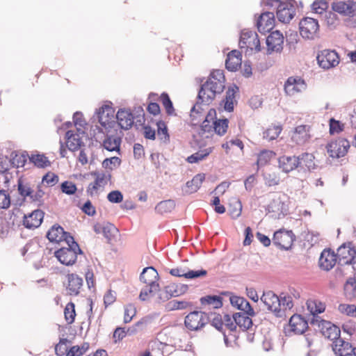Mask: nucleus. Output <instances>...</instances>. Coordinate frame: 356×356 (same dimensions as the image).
<instances>
[{"instance_id":"obj_52","label":"nucleus","mask_w":356,"mask_h":356,"mask_svg":"<svg viewBox=\"0 0 356 356\" xmlns=\"http://www.w3.org/2000/svg\"><path fill=\"white\" fill-rule=\"evenodd\" d=\"M282 131V128L280 126H273L267 129L263 133V138L268 140H273L276 139Z\"/></svg>"},{"instance_id":"obj_59","label":"nucleus","mask_w":356,"mask_h":356,"mask_svg":"<svg viewBox=\"0 0 356 356\" xmlns=\"http://www.w3.org/2000/svg\"><path fill=\"white\" fill-rule=\"evenodd\" d=\"M355 308L356 306L355 305L349 304H340L338 307V309L341 313L352 317L355 316Z\"/></svg>"},{"instance_id":"obj_62","label":"nucleus","mask_w":356,"mask_h":356,"mask_svg":"<svg viewBox=\"0 0 356 356\" xmlns=\"http://www.w3.org/2000/svg\"><path fill=\"white\" fill-rule=\"evenodd\" d=\"M68 340L67 339H60V341L55 346V352L56 355L59 356L63 355L65 353H67V343Z\"/></svg>"},{"instance_id":"obj_28","label":"nucleus","mask_w":356,"mask_h":356,"mask_svg":"<svg viewBox=\"0 0 356 356\" xmlns=\"http://www.w3.org/2000/svg\"><path fill=\"white\" fill-rule=\"evenodd\" d=\"M241 65V54L237 50H232L227 54L225 60L226 69L230 72H235Z\"/></svg>"},{"instance_id":"obj_33","label":"nucleus","mask_w":356,"mask_h":356,"mask_svg":"<svg viewBox=\"0 0 356 356\" xmlns=\"http://www.w3.org/2000/svg\"><path fill=\"white\" fill-rule=\"evenodd\" d=\"M122 139L116 136H106L103 141V147L109 152H120Z\"/></svg>"},{"instance_id":"obj_18","label":"nucleus","mask_w":356,"mask_h":356,"mask_svg":"<svg viewBox=\"0 0 356 356\" xmlns=\"http://www.w3.org/2000/svg\"><path fill=\"white\" fill-rule=\"evenodd\" d=\"M68 236L73 237L70 233L65 232L63 228L58 224L54 225L47 233V238L51 242L65 241L67 243Z\"/></svg>"},{"instance_id":"obj_55","label":"nucleus","mask_w":356,"mask_h":356,"mask_svg":"<svg viewBox=\"0 0 356 356\" xmlns=\"http://www.w3.org/2000/svg\"><path fill=\"white\" fill-rule=\"evenodd\" d=\"M61 191L68 195H74L77 191L75 184L70 181H65L60 184Z\"/></svg>"},{"instance_id":"obj_57","label":"nucleus","mask_w":356,"mask_h":356,"mask_svg":"<svg viewBox=\"0 0 356 356\" xmlns=\"http://www.w3.org/2000/svg\"><path fill=\"white\" fill-rule=\"evenodd\" d=\"M136 314V308L133 304H128L124 307V322L129 323Z\"/></svg>"},{"instance_id":"obj_15","label":"nucleus","mask_w":356,"mask_h":356,"mask_svg":"<svg viewBox=\"0 0 356 356\" xmlns=\"http://www.w3.org/2000/svg\"><path fill=\"white\" fill-rule=\"evenodd\" d=\"M278 167L284 173L300 168L299 156L283 155L278 159Z\"/></svg>"},{"instance_id":"obj_54","label":"nucleus","mask_w":356,"mask_h":356,"mask_svg":"<svg viewBox=\"0 0 356 356\" xmlns=\"http://www.w3.org/2000/svg\"><path fill=\"white\" fill-rule=\"evenodd\" d=\"M75 306L74 304L72 302L67 304L65 310L64 314L65 320L67 321L69 324L72 323L74 321L76 313H75Z\"/></svg>"},{"instance_id":"obj_49","label":"nucleus","mask_w":356,"mask_h":356,"mask_svg":"<svg viewBox=\"0 0 356 356\" xmlns=\"http://www.w3.org/2000/svg\"><path fill=\"white\" fill-rule=\"evenodd\" d=\"M154 286H155V287H154V289H153L152 287V285L147 284L145 287H143L141 289L140 295H139V298L142 301H145L146 300H147L149 295H153L156 292L160 293L161 291H160L159 284H155Z\"/></svg>"},{"instance_id":"obj_64","label":"nucleus","mask_w":356,"mask_h":356,"mask_svg":"<svg viewBox=\"0 0 356 356\" xmlns=\"http://www.w3.org/2000/svg\"><path fill=\"white\" fill-rule=\"evenodd\" d=\"M107 199L112 203H120L123 200V195L119 191H113L107 195Z\"/></svg>"},{"instance_id":"obj_63","label":"nucleus","mask_w":356,"mask_h":356,"mask_svg":"<svg viewBox=\"0 0 356 356\" xmlns=\"http://www.w3.org/2000/svg\"><path fill=\"white\" fill-rule=\"evenodd\" d=\"M58 175L54 173L48 172L43 177L42 182L50 186H54L58 181Z\"/></svg>"},{"instance_id":"obj_37","label":"nucleus","mask_w":356,"mask_h":356,"mask_svg":"<svg viewBox=\"0 0 356 356\" xmlns=\"http://www.w3.org/2000/svg\"><path fill=\"white\" fill-rule=\"evenodd\" d=\"M200 302L203 306H211L213 309H218L222 306V298L216 295H209L200 298Z\"/></svg>"},{"instance_id":"obj_30","label":"nucleus","mask_w":356,"mask_h":356,"mask_svg":"<svg viewBox=\"0 0 356 356\" xmlns=\"http://www.w3.org/2000/svg\"><path fill=\"white\" fill-rule=\"evenodd\" d=\"M293 6L282 3L276 10L277 17L278 20L283 23H288L293 17Z\"/></svg>"},{"instance_id":"obj_58","label":"nucleus","mask_w":356,"mask_h":356,"mask_svg":"<svg viewBox=\"0 0 356 356\" xmlns=\"http://www.w3.org/2000/svg\"><path fill=\"white\" fill-rule=\"evenodd\" d=\"M184 275L185 278L194 280L206 276L207 275V271L202 268L199 270H189L186 271V273Z\"/></svg>"},{"instance_id":"obj_45","label":"nucleus","mask_w":356,"mask_h":356,"mask_svg":"<svg viewBox=\"0 0 356 356\" xmlns=\"http://www.w3.org/2000/svg\"><path fill=\"white\" fill-rule=\"evenodd\" d=\"M228 124L229 120L227 118L216 119L213 122L214 131L219 136L224 135L227 130Z\"/></svg>"},{"instance_id":"obj_46","label":"nucleus","mask_w":356,"mask_h":356,"mask_svg":"<svg viewBox=\"0 0 356 356\" xmlns=\"http://www.w3.org/2000/svg\"><path fill=\"white\" fill-rule=\"evenodd\" d=\"M254 35V31L247 30L242 31L238 43L240 48H248V45L250 44V41L252 40L253 36Z\"/></svg>"},{"instance_id":"obj_56","label":"nucleus","mask_w":356,"mask_h":356,"mask_svg":"<svg viewBox=\"0 0 356 356\" xmlns=\"http://www.w3.org/2000/svg\"><path fill=\"white\" fill-rule=\"evenodd\" d=\"M121 163V159L118 156H113L105 159L102 162V166L104 168L113 170L119 166Z\"/></svg>"},{"instance_id":"obj_43","label":"nucleus","mask_w":356,"mask_h":356,"mask_svg":"<svg viewBox=\"0 0 356 356\" xmlns=\"http://www.w3.org/2000/svg\"><path fill=\"white\" fill-rule=\"evenodd\" d=\"M29 160L32 162L35 166L40 168H44L50 165L51 163L49 161L48 158L46 157L44 154H32L29 157Z\"/></svg>"},{"instance_id":"obj_40","label":"nucleus","mask_w":356,"mask_h":356,"mask_svg":"<svg viewBox=\"0 0 356 356\" xmlns=\"http://www.w3.org/2000/svg\"><path fill=\"white\" fill-rule=\"evenodd\" d=\"M175 207V202L172 200L161 201L155 207V211L159 214L171 212Z\"/></svg>"},{"instance_id":"obj_53","label":"nucleus","mask_w":356,"mask_h":356,"mask_svg":"<svg viewBox=\"0 0 356 356\" xmlns=\"http://www.w3.org/2000/svg\"><path fill=\"white\" fill-rule=\"evenodd\" d=\"M161 101L163 106H164L166 113L169 115H172L175 113V109L172 101L170 99L169 95L166 92H163L161 95Z\"/></svg>"},{"instance_id":"obj_3","label":"nucleus","mask_w":356,"mask_h":356,"mask_svg":"<svg viewBox=\"0 0 356 356\" xmlns=\"http://www.w3.org/2000/svg\"><path fill=\"white\" fill-rule=\"evenodd\" d=\"M310 324L316 326L322 334L331 341H337L340 339V329L337 325L321 318V317L314 316L310 320Z\"/></svg>"},{"instance_id":"obj_21","label":"nucleus","mask_w":356,"mask_h":356,"mask_svg":"<svg viewBox=\"0 0 356 356\" xmlns=\"http://www.w3.org/2000/svg\"><path fill=\"white\" fill-rule=\"evenodd\" d=\"M67 284L66 285L67 293L70 296H77L83 286V279L74 273L68 274L67 276Z\"/></svg>"},{"instance_id":"obj_47","label":"nucleus","mask_w":356,"mask_h":356,"mask_svg":"<svg viewBox=\"0 0 356 356\" xmlns=\"http://www.w3.org/2000/svg\"><path fill=\"white\" fill-rule=\"evenodd\" d=\"M118 229L114 225L108 222H104L102 234L108 241H111L113 238L118 234Z\"/></svg>"},{"instance_id":"obj_23","label":"nucleus","mask_w":356,"mask_h":356,"mask_svg":"<svg viewBox=\"0 0 356 356\" xmlns=\"http://www.w3.org/2000/svg\"><path fill=\"white\" fill-rule=\"evenodd\" d=\"M336 261L337 255L333 251L324 250L321 254L318 263L322 269L327 271L334 266Z\"/></svg>"},{"instance_id":"obj_6","label":"nucleus","mask_w":356,"mask_h":356,"mask_svg":"<svg viewBox=\"0 0 356 356\" xmlns=\"http://www.w3.org/2000/svg\"><path fill=\"white\" fill-rule=\"evenodd\" d=\"M261 301L264 304L268 311L272 312L277 317H282L284 312L280 308L279 297L272 291L264 292Z\"/></svg>"},{"instance_id":"obj_35","label":"nucleus","mask_w":356,"mask_h":356,"mask_svg":"<svg viewBox=\"0 0 356 356\" xmlns=\"http://www.w3.org/2000/svg\"><path fill=\"white\" fill-rule=\"evenodd\" d=\"M291 330L296 334H302L307 329V322L303 321L300 316H293L289 321Z\"/></svg>"},{"instance_id":"obj_1","label":"nucleus","mask_w":356,"mask_h":356,"mask_svg":"<svg viewBox=\"0 0 356 356\" xmlns=\"http://www.w3.org/2000/svg\"><path fill=\"white\" fill-rule=\"evenodd\" d=\"M67 248H61L54 252V256L58 261L65 265H73L76 259L78 254H82L83 251L80 248L79 244L74 241L73 237L68 236Z\"/></svg>"},{"instance_id":"obj_32","label":"nucleus","mask_w":356,"mask_h":356,"mask_svg":"<svg viewBox=\"0 0 356 356\" xmlns=\"http://www.w3.org/2000/svg\"><path fill=\"white\" fill-rule=\"evenodd\" d=\"M298 156L300 170L306 168L307 170L311 171L316 169L317 165L314 161L315 157L312 154L305 152Z\"/></svg>"},{"instance_id":"obj_16","label":"nucleus","mask_w":356,"mask_h":356,"mask_svg":"<svg viewBox=\"0 0 356 356\" xmlns=\"http://www.w3.org/2000/svg\"><path fill=\"white\" fill-rule=\"evenodd\" d=\"M310 138V127L309 125L296 127L291 135V140L298 145L305 144Z\"/></svg>"},{"instance_id":"obj_27","label":"nucleus","mask_w":356,"mask_h":356,"mask_svg":"<svg viewBox=\"0 0 356 356\" xmlns=\"http://www.w3.org/2000/svg\"><path fill=\"white\" fill-rule=\"evenodd\" d=\"M332 349L337 356H350L352 351L354 350L352 345L341 338L333 341Z\"/></svg>"},{"instance_id":"obj_50","label":"nucleus","mask_w":356,"mask_h":356,"mask_svg":"<svg viewBox=\"0 0 356 356\" xmlns=\"http://www.w3.org/2000/svg\"><path fill=\"white\" fill-rule=\"evenodd\" d=\"M96 176L95 180L93 184L89 185V189L97 190L101 186H104L107 184V176L105 173L95 172Z\"/></svg>"},{"instance_id":"obj_61","label":"nucleus","mask_w":356,"mask_h":356,"mask_svg":"<svg viewBox=\"0 0 356 356\" xmlns=\"http://www.w3.org/2000/svg\"><path fill=\"white\" fill-rule=\"evenodd\" d=\"M343 129V124L339 120L334 118L330 120V134H338Z\"/></svg>"},{"instance_id":"obj_2","label":"nucleus","mask_w":356,"mask_h":356,"mask_svg":"<svg viewBox=\"0 0 356 356\" xmlns=\"http://www.w3.org/2000/svg\"><path fill=\"white\" fill-rule=\"evenodd\" d=\"M225 89V84L212 79L207 80L201 85L198 92V99L202 103L210 104L218 95H220Z\"/></svg>"},{"instance_id":"obj_24","label":"nucleus","mask_w":356,"mask_h":356,"mask_svg":"<svg viewBox=\"0 0 356 356\" xmlns=\"http://www.w3.org/2000/svg\"><path fill=\"white\" fill-rule=\"evenodd\" d=\"M229 300L231 305L236 307L237 309L243 311V313L245 312L249 316H255V312L253 308L245 298L240 296H233L230 297Z\"/></svg>"},{"instance_id":"obj_26","label":"nucleus","mask_w":356,"mask_h":356,"mask_svg":"<svg viewBox=\"0 0 356 356\" xmlns=\"http://www.w3.org/2000/svg\"><path fill=\"white\" fill-rule=\"evenodd\" d=\"M158 279L159 274L156 270L152 266L143 268L142 273L140 275V281L147 285H152L153 289L155 287V284H158Z\"/></svg>"},{"instance_id":"obj_60","label":"nucleus","mask_w":356,"mask_h":356,"mask_svg":"<svg viewBox=\"0 0 356 356\" xmlns=\"http://www.w3.org/2000/svg\"><path fill=\"white\" fill-rule=\"evenodd\" d=\"M44 195V192L41 189V186L38 185L37 191L31 194L30 200L32 202H35L38 206H40L43 204L42 197Z\"/></svg>"},{"instance_id":"obj_36","label":"nucleus","mask_w":356,"mask_h":356,"mask_svg":"<svg viewBox=\"0 0 356 356\" xmlns=\"http://www.w3.org/2000/svg\"><path fill=\"white\" fill-rule=\"evenodd\" d=\"M307 309L311 314V316L309 318L308 321L310 323V320L314 317H319L318 314L323 313L325 309V305L324 303L318 300H309L307 302Z\"/></svg>"},{"instance_id":"obj_19","label":"nucleus","mask_w":356,"mask_h":356,"mask_svg":"<svg viewBox=\"0 0 356 356\" xmlns=\"http://www.w3.org/2000/svg\"><path fill=\"white\" fill-rule=\"evenodd\" d=\"M44 213L40 209H35L29 215H24L23 225L27 229H35L38 227L44 218Z\"/></svg>"},{"instance_id":"obj_48","label":"nucleus","mask_w":356,"mask_h":356,"mask_svg":"<svg viewBox=\"0 0 356 356\" xmlns=\"http://www.w3.org/2000/svg\"><path fill=\"white\" fill-rule=\"evenodd\" d=\"M275 155V153L270 150H262L257 156V165L264 166L266 165L270 159Z\"/></svg>"},{"instance_id":"obj_4","label":"nucleus","mask_w":356,"mask_h":356,"mask_svg":"<svg viewBox=\"0 0 356 356\" xmlns=\"http://www.w3.org/2000/svg\"><path fill=\"white\" fill-rule=\"evenodd\" d=\"M318 64L324 70L334 67L339 63V57L334 50L323 49L316 56Z\"/></svg>"},{"instance_id":"obj_38","label":"nucleus","mask_w":356,"mask_h":356,"mask_svg":"<svg viewBox=\"0 0 356 356\" xmlns=\"http://www.w3.org/2000/svg\"><path fill=\"white\" fill-rule=\"evenodd\" d=\"M344 295L350 300L356 298V279L349 277L344 284Z\"/></svg>"},{"instance_id":"obj_9","label":"nucleus","mask_w":356,"mask_h":356,"mask_svg":"<svg viewBox=\"0 0 356 356\" xmlns=\"http://www.w3.org/2000/svg\"><path fill=\"white\" fill-rule=\"evenodd\" d=\"M300 35L307 39H314L319 29L318 22L312 17H305L299 23Z\"/></svg>"},{"instance_id":"obj_5","label":"nucleus","mask_w":356,"mask_h":356,"mask_svg":"<svg viewBox=\"0 0 356 356\" xmlns=\"http://www.w3.org/2000/svg\"><path fill=\"white\" fill-rule=\"evenodd\" d=\"M207 313L193 311L185 317L184 325L187 329L195 331L203 327L207 324Z\"/></svg>"},{"instance_id":"obj_17","label":"nucleus","mask_w":356,"mask_h":356,"mask_svg":"<svg viewBox=\"0 0 356 356\" xmlns=\"http://www.w3.org/2000/svg\"><path fill=\"white\" fill-rule=\"evenodd\" d=\"M332 9L343 15L353 17L356 15V1L348 0L335 2L332 4Z\"/></svg>"},{"instance_id":"obj_14","label":"nucleus","mask_w":356,"mask_h":356,"mask_svg":"<svg viewBox=\"0 0 356 356\" xmlns=\"http://www.w3.org/2000/svg\"><path fill=\"white\" fill-rule=\"evenodd\" d=\"M275 23V15L273 11L266 10L261 14L257 21V27L258 31L265 34L270 32Z\"/></svg>"},{"instance_id":"obj_11","label":"nucleus","mask_w":356,"mask_h":356,"mask_svg":"<svg viewBox=\"0 0 356 356\" xmlns=\"http://www.w3.org/2000/svg\"><path fill=\"white\" fill-rule=\"evenodd\" d=\"M188 289V286L181 284L171 283L165 287L163 291L159 293L158 298L162 302L168 300L172 297L179 296Z\"/></svg>"},{"instance_id":"obj_13","label":"nucleus","mask_w":356,"mask_h":356,"mask_svg":"<svg viewBox=\"0 0 356 356\" xmlns=\"http://www.w3.org/2000/svg\"><path fill=\"white\" fill-rule=\"evenodd\" d=\"M284 36L280 31H275L266 38L267 54L280 53L283 49Z\"/></svg>"},{"instance_id":"obj_34","label":"nucleus","mask_w":356,"mask_h":356,"mask_svg":"<svg viewBox=\"0 0 356 356\" xmlns=\"http://www.w3.org/2000/svg\"><path fill=\"white\" fill-rule=\"evenodd\" d=\"M67 147L70 151L77 150L81 147L82 141L79 134L74 133L72 131L66 132Z\"/></svg>"},{"instance_id":"obj_22","label":"nucleus","mask_w":356,"mask_h":356,"mask_svg":"<svg viewBox=\"0 0 356 356\" xmlns=\"http://www.w3.org/2000/svg\"><path fill=\"white\" fill-rule=\"evenodd\" d=\"M113 110L108 105H103L97 111V118L99 124L104 128L111 127V123L113 118Z\"/></svg>"},{"instance_id":"obj_25","label":"nucleus","mask_w":356,"mask_h":356,"mask_svg":"<svg viewBox=\"0 0 356 356\" xmlns=\"http://www.w3.org/2000/svg\"><path fill=\"white\" fill-rule=\"evenodd\" d=\"M116 118L119 126L124 130L129 129L134 124L132 113L125 108H121L118 111Z\"/></svg>"},{"instance_id":"obj_31","label":"nucleus","mask_w":356,"mask_h":356,"mask_svg":"<svg viewBox=\"0 0 356 356\" xmlns=\"http://www.w3.org/2000/svg\"><path fill=\"white\" fill-rule=\"evenodd\" d=\"M250 316L245 312H237L233 314V318L236 323V327L238 326L242 330L245 331L250 329L252 325V321Z\"/></svg>"},{"instance_id":"obj_39","label":"nucleus","mask_w":356,"mask_h":356,"mask_svg":"<svg viewBox=\"0 0 356 356\" xmlns=\"http://www.w3.org/2000/svg\"><path fill=\"white\" fill-rule=\"evenodd\" d=\"M157 136L161 144L168 145L170 143V135L168 127L164 122L160 120L156 122Z\"/></svg>"},{"instance_id":"obj_41","label":"nucleus","mask_w":356,"mask_h":356,"mask_svg":"<svg viewBox=\"0 0 356 356\" xmlns=\"http://www.w3.org/2000/svg\"><path fill=\"white\" fill-rule=\"evenodd\" d=\"M17 191L19 194L23 197H31V194L34 192L31 185L29 182H26L22 179H19L17 182Z\"/></svg>"},{"instance_id":"obj_51","label":"nucleus","mask_w":356,"mask_h":356,"mask_svg":"<svg viewBox=\"0 0 356 356\" xmlns=\"http://www.w3.org/2000/svg\"><path fill=\"white\" fill-rule=\"evenodd\" d=\"M279 297L280 308L284 312L286 309H291L293 307L292 298L291 296L282 293Z\"/></svg>"},{"instance_id":"obj_7","label":"nucleus","mask_w":356,"mask_h":356,"mask_svg":"<svg viewBox=\"0 0 356 356\" xmlns=\"http://www.w3.org/2000/svg\"><path fill=\"white\" fill-rule=\"evenodd\" d=\"M296 236L291 230L280 229L274 233L273 243L281 249L291 248Z\"/></svg>"},{"instance_id":"obj_29","label":"nucleus","mask_w":356,"mask_h":356,"mask_svg":"<svg viewBox=\"0 0 356 356\" xmlns=\"http://www.w3.org/2000/svg\"><path fill=\"white\" fill-rule=\"evenodd\" d=\"M238 87L234 86L229 87L226 92L225 98L222 101L221 105H223L224 109L226 111L232 112L234 111L235 100V94L238 92Z\"/></svg>"},{"instance_id":"obj_20","label":"nucleus","mask_w":356,"mask_h":356,"mask_svg":"<svg viewBox=\"0 0 356 356\" xmlns=\"http://www.w3.org/2000/svg\"><path fill=\"white\" fill-rule=\"evenodd\" d=\"M340 261L343 260L345 264H355L356 263V250L354 248L343 244L337 249L336 254Z\"/></svg>"},{"instance_id":"obj_12","label":"nucleus","mask_w":356,"mask_h":356,"mask_svg":"<svg viewBox=\"0 0 356 356\" xmlns=\"http://www.w3.org/2000/svg\"><path fill=\"white\" fill-rule=\"evenodd\" d=\"M307 88V84L304 79L299 76H290L284 83V91L286 95L293 96L302 92Z\"/></svg>"},{"instance_id":"obj_44","label":"nucleus","mask_w":356,"mask_h":356,"mask_svg":"<svg viewBox=\"0 0 356 356\" xmlns=\"http://www.w3.org/2000/svg\"><path fill=\"white\" fill-rule=\"evenodd\" d=\"M211 322L212 326L218 330L222 331L223 327L222 317L220 314L216 312L207 314V323Z\"/></svg>"},{"instance_id":"obj_10","label":"nucleus","mask_w":356,"mask_h":356,"mask_svg":"<svg viewBox=\"0 0 356 356\" xmlns=\"http://www.w3.org/2000/svg\"><path fill=\"white\" fill-rule=\"evenodd\" d=\"M195 143L199 150L189 156L186 161L190 163H195L205 159L213 151V147H207V143L203 139H195Z\"/></svg>"},{"instance_id":"obj_42","label":"nucleus","mask_w":356,"mask_h":356,"mask_svg":"<svg viewBox=\"0 0 356 356\" xmlns=\"http://www.w3.org/2000/svg\"><path fill=\"white\" fill-rule=\"evenodd\" d=\"M204 178V174H197L191 181H187L186 186L189 189L188 192L191 193L196 192L201 186Z\"/></svg>"},{"instance_id":"obj_8","label":"nucleus","mask_w":356,"mask_h":356,"mask_svg":"<svg viewBox=\"0 0 356 356\" xmlns=\"http://www.w3.org/2000/svg\"><path fill=\"white\" fill-rule=\"evenodd\" d=\"M350 147V142L343 138H339L332 141L327 145V150L332 158H341L344 156Z\"/></svg>"}]
</instances>
